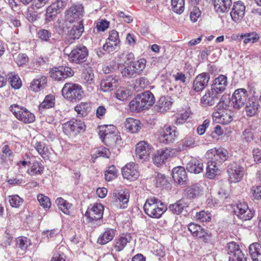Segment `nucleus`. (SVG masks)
Returning <instances> with one entry per match:
<instances>
[{"mask_svg": "<svg viewBox=\"0 0 261 261\" xmlns=\"http://www.w3.org/2000/svg\"><path fill=\"white\" fill-rule=\"evenodd\" d=\"M195 217L197 220L202 222L210 221L211 219L210 213H208L204 211H201L197 213Z\"/></svg>", "mask_w": 261, "mask_h": 261, "instance_id": "680f3d73", "label": "nucleus"}, {"mask_svg": "<svg viewBox=\"0 0 261 261\" xmlns=\"http://www.w3.org/2000/svg\"><path fill=\"white\" fill-rule=\"evenodd\" d=\"M122 174L124 178L129 180H135L139 176L138 165L133 162L127 164L122 168Z\"/></svg>", "mask_w": 261, "mask_h": 261, "instance_id": "dca6fc26", "label": "nucleus"}, {"mask_svg": "<svg viewBox=\"0 0 261 261\" xmlns=\"http://www.w3.org/2000/svg\"><path fill=\"white\" fill-rule=\"evenodd\" d=\"M117 170L115 166L109 167L105 173V178L107 181H111L117 177Z\"/></svg>", "mask_w": 261, "mask_h": 261, "instance_id": "13d9d810", "label": "nucleus"}, {"mask_svg": "<svg viewBox=\"0 0 261 261\" xmlns=\"http://www.w3.org/2000/svg\"><path fill=\"white\" fill-rule=\"evenodd\" d=\"M50 76L57 81H63L73 75V70L67 66H59L53 68L49 72Z\"/></svg>", "mask_w": 261, "mask_h": 261, "instance_id": "1a4fd4ad", "label": "nucleus"}, {"mask_svg": "<svg viewBox=\"0 0 261 261\" xmlns=\"http://www.w3.org/2000/svg\"><path fill=\"white\" fill-rule=\"evenodd\" d=\"M16 247L23 251H25L31 245V241L26 237H19L16 239Z\"/></svg>", "mask_w": 261, "mask_h": 261, "instance_id": "de8ad7c7", "label": "nucleus"}, {"mask_svg": "<svg viewBox=\"0 0 261 261\" xmlns=\"http://www.w3.org/2000/svg\"><path fill=\"white\" fill-rule=\"evenodd\" d=\"M90 109L89 105L86 102H81L74 107V110L80 117L85 116Z\"/></svg>", "mask_w": 261, "mask_h": 261, "instance_id": "09e8293b", "label": "nucleus"}, {"mask_svg": "<svg viewBox=\"0 0 261 261\" xmlns=\"http://www.w3.org/2000/svg\"><path fill=\"white\" fill-rule=\"evenodd\" d=\"M38 37L42 41L47 42L51 36V33L45 29L40 30L38 32Z\"/></svg>", "mask_w": 261, "mask_h": 261, "instance_id": "0e129e2a", "label": "nucleus"}, {"mask_svg": "<svg viewBox=\"0 0 261 261\" xmlns=\"http://www.w3.org/2000/svg\"><path fill=\"white\" fill-rule=\"evenodd\" d=\"M145 214L152 218H160L167 210L166 204L155 197L148 198L144 205Z\"/></svg>", "mask_w": 261, "mask_h": 261, "instance_id": "f257e3e1", "label": "nucleus"}, {"mask_svg": "<svg viewBox=\"0 0 261 261\" xmlns=\"http://www.w3.org/2000/svg\"><path fill=\"white\" fill-rule=\"evenodd\" d=\"M172 177L175 182L180 185L184 184L187 179L185 168L182 166L174 167L172 170Z\"/></svg>", "mask_w": 261, "mask_h": 261, "instance_id": "b1692460", "label": "nucleus"}, {"mask_svg": "<svg viewBox=\"0 0 261 261\" xmlns=\"http://www.w3.org/2000/svg\"><path fill=\"white\" fill-rule=\"evenodd\" d=\"M234 213L243 221L250 220L253 216V213L245 202L237 203L234 208Z\"/></svg>", "mask_w": 261, "mask_h": 261, "instance_id": "ddd939ff", "label": "nucleus"}, {"mask_svg": "<svg viewBox=\"0 0 261 261\" xmlns=\"http://www.w3.org/2000/svg\"><path fill=\"white\" fill-rule=\"evenodd\" d=\"M229 260L230 261H247V257L241 250L237 251L231 256H229Z\"/></svg>", "mask_w": 261, "mask_h": 261, "instance_id": "4d7b16f0", "label": "nucleus"}, {"mask_svg": "<svg viewBox=\"0 0 261 261\" xmlns=\"http://www.w3.org/2000/svg\"><path fill=\"white\" fill-rule=\"evenodd\" d=\"M245 6L242 2L238 1L234 3L230 16L233 21L236 22H240L245 15Z\"/></svg>", "mask_w": 261, "mask_h": 261, "instance_id": "a211bd4d", "label": "nucleus"}, {"mask_svg": "<svg viewBox=\"0 0 261 261\" xmlns=\"http://www.w3.org/2000/svg\"><path fill=\"white\" fill-rule=\"evenodd\" d=\"M15 61L19 66H22L28 62L29 58L25 54H19Z\"/></svg>", "mask_w": 261, "mask_h": 261, "instance_id": "774afa93", "label": "nucleus"}, {"mask_svg": "<svg viewBox=\"0 0 261 261\" xmlns=\"http://www.w3.org/2000/svg\"><path fill=\"white\" fill-rule=\"evenodd\" d=\"M62 94L65 98L72 101L80 100L83 94V91L80 85L72 83H67L62 88Z\"/></svg>", "mask_w": 261, "mask_h": 261, "instance_id": "7ed1b4c3", "label": "nucleus"}, {"mask_svg": "<svg viewBox=\"0 0 261 261\" xmlns=\"http://www.w3.org/2000/svg\"><path fill=\"white\" fill-rule=\"evenodd\" d=\"M37 199L40 204L44 208H49L51 203L49 198L43 194H39L37 196Z\"/></svg>", "mask_w": 261, "mask_h": 261, "instance_id": "052dcab7", "label": "nucleus"}, {"mask_svg": "<svg viewBox=\"0 0 261 261\" xmlns=\"http://www.w3.org/2000/svg\"><path fill=\"white\" fill-rule=\"evenodd\" d=\"M221 94L212 89L207 90L200 99V104L204 108L215 106L219 100Z\"/></svg>", "mask_w": 261, "mask_h": 261, "instance_id": "9b49d317", "label": "nucleus"}, {"mask_svg": "<svg viewBox=\"0 0 261 261\" xmlns=\"http://www.w3.org/2000/svg\"><path fill=\"white\" fill-rule=\"evenodd\" d=\"M55 98L53 95H47L45 96L43 102L39 105V109L42 110L44 109L53 108L55 105Z\"/></svg>", "mask_w": 261, "mask_h": 261, "instance_id": "c03bdc74", "label": "nucleus"}, {"mask_svg": "<svg viewBox=\"0 0 261 261\" xmlns=\"http://www.w3.org/2000/svg\"><path fill=\"white\" fill-rule=\"evenodd\" d=\"M171 7L175 13H182L185 10V0H171Z\"/></svg>", "mask_w": 261, "mask_h": 261, "instance_id": "a18cd8bd", "label": "nucleus"}, {"mask_svg": "<svg viewBox=\"0 0 261 261\" xmlns=\"http://www.w3.org/2000/svg\"><path fill=\"white\" fill-rule=\"evenodd\" d=\"M11 87L15 89H19L21 86V81L19 76L15 73L11 72L6 75Z\"/></svg>", "mask_w": 261, "mask_h": 261, "instance_id": "58836bf2", "label": "nucleus"}, {"mask_svg": "<svg viewBox=\"0 0 261 261\" xmlns=\"http://www.w3.org/2000/svg\"><path fill=\"white\" fill-rule=\"evenodd\" d=\"M248 98V93L245 89L240 88L236 90L231 97L233 108L241 109L245 106Z\"/></svg>", "mask_w": 261, "mask_h": 261, "instance_id": "0eeeda50", "label": "nucleus"}, {"mask_svg": "<svg viewBox=\"0 0 261 261\" xmlns=\"http://www.w3.org/2000/svg\"><path fill=\"white\" fill-rule=\"evenodd\" d=\"M132 240V237L129 233L122 234L116 238L114 241L113 247L116 252L122 251L128 243Z\"/></svg>", "mask_w": 261, "mask_h": 261, "instance_id": "4be33fe9", "label": "nucleus"}, {"mask_svg": "<svg viewBox=\"0 0 261 261\" xmlns=\"http://www.w3.org/2000/svg\"><path fill=\"white\" fill-rule=\"evenodd\" d=\"M205 155L208 159L214 160L215 162L220 165L227 160L228 158V152L224 148H215L208 150L206 152Z\"/></svg>", "mask_w": 261, "mask_h": 261, "instance_id": "423d86ee", "label": "nucleus"}, {"mask_svg": "<svg viewBox=\"0 0 261 261\" xmlns=\"http://www.w3.org/2000/svg\"><path fill=\"white\" fill-rule=\"evenodd\" d=\"M85 127V124L80 120H71L63 124L64 133L69 136H74L81 131H84Z\"/></svg>", "mask_w": 261, "mask_h": 261, "instance_id": "39448f33", "label": "nucleus"}, {"mask_svg": "<svg viewBox=\"0 0 261 261\" xmlns=\"http://www.w3.org/2000/svg\"><path fill=\"white\" fill-rule=\"evenodd\" d=\"M9 197V202L12 207H18L22 203V199L17 195L11 196Z\"/></svg>", "mask_w": 261, "mask_h": 261, "instance_id": "e2e57ef3", "label": "nucleus"}, {"mask_svg": "<svg viewBox=\"0 0 261 261\" xmlns=\"http://www.w3.org/2000/svg\"><path fill=\"white\" fill-rule=\"evenodd\" d=\"M176 128L169 125H166L160 132L159 139L161 143L169 144L172 143L176 137Z\"/></svg>", "mask_w": 261, "mask_h": 261, "instance_id": "f8f14e48", "label": "nucleus"}, {"mask_svg": "<svg viewBox=\"0 0 261 261\" xmlns=\"http://www.w3.org/2000/svg\"><path fill=\"white\" fill-rule=\"evenodd\" d=\"M47 83V78L44 75H42L37 79L34 80L30 85V89L34 92L40 91L44 88Z\"/></svg>", "mask_w": 261, "mask_h": 261, "instance_id": "c9c22d12", "label": "nucleus"}, {"mask_svg": "<svg viewBox=\"0 0 261 261\" xmlns=\"http://www.w3.org/2000/svg\"><path fill=\"white\" fill-rule=\"evenodd\" d=\"M83 16V8L76 6H73L66 10L65 20L69 23H72L79 20Z\"/></svg>", "mask_w": 261, "mask_h": 261, "instance_id": "6ab92c4d", "label": "nucleus"}, {"mask_svg": "<svg viewBox=\"0 0 261 261\" xmlns=\"http://www.w3.org/2000/svg\"><path fill=\"white\" fill-rule=\"evenodd\" d=\"M99 135L102 142L108 146L114 147L120 144V136L114 126H107L104 130L100 129Z\"/></svg>", "mask_w": 261, "mask_h": 261, "instance_id": "f03ea898", "label": "nucleus"}, {"mask_svg": "<svg viewBox=\"0 0 261 261\" xmlns=\"http://www.w3.org/2000/svg\"><path fill=\"white\" fill-rule=\"evenodd\" d=\"M172 103V98L170 96H163L158 100L154 108L158 112L164 113L170 109Z\"/></svg>", "mask_w": 261, "mask_h": 261, "instance_id": "393cba45", "label": "nucleus"}, {"mask_svg": "<svg viewBox=\"0 0 261 261\" xmlns=\"http://www.w3.org/2000/svg\"><path fill=\"white\" fill-rule=\"evenodd\" d=\"M128 191L124 190H115L113 193V198L116 202H119L120 207L124 208L126 207L129 200Z\"/></svg>", "mask_w": 261, "mask_h": 261, "instance_id": "412c9836", "label": "nucleus"}, {"mask_svg": "<svg viewBox=\"0 0 261 261\" xmlns=\"http://www.w3.org/2000/svg\"><path fill=\"white\" fill-rule=\"evenodd\" d=\"M227 173L229 180L231 182L236 183L240 181L244 174V168L236 163H233L227 167Z\"/></svg>", "mask_w": 261, "mask_h": 261, "instance_id": "9d476101", "label": "nucleus"}, {"mask_svg": "<svg viewBox=\"0 0 261 261\" xmlns=\"http://www.w3.org/2000/svg\"><path fill=\"white\" fill-rule=\"evenodd\" d=\"M44 170L43 165L37 161H35L33 163L30 169L28 170V173L32 176L37 174H41Z\"/></svg>", "mask_w": 261, "mask_h": 261, "instance_id": "49530a36", "label": "nucleus"}, {"mask_svg": "<svg viewBox=\"0 0 261 261\" xmlns=\"http://www.w3.org/2000/svg\"><path fill=\"white\" fill-rule=\"evenodd\" d=\"M227 85V78L224 75H220L215 79L211 86V89L221 94Z\"/></svg>", "mask_w": 261, "mask_h": 261, "instance_id": "5701e85b", "label": "nucleus"}, {"mask_svg": "<svg viewBox=\"0 0 261 261\" xmlns=\"http://www.w3.org/2000/svg\"><path fill=\"white\" fill-rule=\"evenodd\" d=\"M138 95L139 97L141 98L140 100L142 101L145 109H148L149 107L152 106L155 102V98L153 95L149 91Z\"/></svg>", "mask_w": 261, "mask_h": 261, "instance_id": "473e14b6", "label": "nucleus"}, {"mask_svg": "<svg viewBox=\"0 0 261 261\" xmlns=\"http://www.w3.org/2000/svg\"><path fill=\"white\" fill-rule=\"evenodd\" d=\"M219 165L214 160L208 159L206 167V177L210 179L214 178L219 172L218 167Z\"/></svg>", "mask_w": 261, "mask_h": 261, "instance_id": "f704fd0d", "label": "nucleus"}, {"mask_svg": "<svg viewBox=\"0 0 261 261\" xmlns=\"http://www.w3.org/2000/svg\"><path fill=\"white\" fill-rule=\"evenodd\" d=\"M186 169L189 172L198 174L203 170V164L200 161L192 159L187 163Z\"/></svg>", "mask_w": 261, "mask_h": 261, "instance_id": "cd10ccee", "label": "nucleus"}, {"mask_svg": "<svg viewBox=\"0 0 261 261\" xmlns=\"http://www.w3.org/2000/svg\"><path fill=\"white\" fill-rule=\"evenodd\" d=\"M254 139L252 131L249 129H245L242 134L241 140L243 143L247 144L251 142Z\"/></svg>", "mask_w": 261, "mask_h": 261, "instance_id": "603ef678", "label": "nucleus"}, {"mask_svg": "<svg viewBox=\"0 0 261 261\" xmlns=\"http://www.w3.org/2000/svg\"><path fill=\"white\" fill-rule=\"evenodd\" d=\"M210 80L209 73L203 72L198 74L193 81V90L196 92L202 91L207 86Z\"/></svg>", "mask_w": 261, "mask_h": 261, "instance_id": "f3484780", "label": "nucleus"}, {"mask_svg": "<svg viewBox=\"0 0 261 261\" xmlns=\"http://www.w3.org/2000/svg\"><path fill=\"white\" fill-rule=\"evenodd\" d=\"M249 252L253 261H261V245L253 243L249 247Z\"/></svg>", "mask_w": 261, "mask_h": 261, "instance_id": "72a5a7b5", "label": "nucleus"}, {"mask_svg": "<svg viewBox=\"0 0 261 261\" xmlns=\"http://www.w3.org/2000/svg\"><path fill=\"white\" fill-rule=\"evenodd\" d=\"M188 206L187 202H185L184 199H181L176 203L171 204L169 209L172 212L176 215L180 214L184 208Z\"/></svg>", "mask_w": 261, "mask_h": 261, "instance_id": "79ce46f5", "label": "nucleus"}, {"mask_svg": "<svg viewBox=\"0 0 261 261\" xmlns=\"http://www.w3.org/2000/svg\"><path fill=\"white\" fill-rule=\"evenodd\" d=\"M194 237H197L202 239L205 243L208 242L211 238L210 234L208 233L201 226L200 227V230H198L197 233L194 234Z\"/></svg>", "mask_w": 261, "mask_h": 261, "instance_id": "bf43d9fd", "label": "nucleus"}, {"mask_svg": "<svg viewBox=\"0 0 261 261\" xmlns=\"http://www.w3.org/2000/svg\"><path fill=\"white\" fill-rule=\"evenodd\" d=\"M83 32L84 25L82 21L77 22L76 25H74L68 31L65 43L66 45L71 44L80 38Z\"/></svg>", "mask_w": 261, "mask_h": 261, "instance_id": "2eb2a0df", "label": "nucleus"}, {"mask_svg": "<svg viewBox=\"0 0 261 261\" xmlns=\"http://www.w3.org/2000/svg\"><path fill=\"white\" fill-rule=\"evenodd\" d=\"M3 154L1 155V164H7V165L11 163L13 156V152L10 149L8 145H5L3 147L2 150Z\"/></svg>", "mask_w": 261, "mask_h": 261, "instance_id": "ea45409f", "label": "nucleus"}, {"mask_svg": "<svg viewBox=\"0 0 261 261\" xmlns=\"http://www.w3.org/2000/svg\"><path fill=\"white\" fill-rule=\"evenodd\" d=\"M241 38L244 39V43L246 44L250 42L254 43L257 41L259 39V37L257 34L253 32L245 35H242Z\"/></svg>", "mask_w": 261, "mask_h": 261, "instance_id": "6e6d98bb", "label": "nucleus"}, {"mask_svg": "<svg viewBox=\"0 0 261 261\" xmlns=\"http://www.w3.org/2000/svg\"><path fill=\"white\" fill-rule=\"evenodd\" d=\"M32 144L42 158L45 160L49 159V150L44 142L33 140Z\"/></svg>", "mask_w": 261, "mask_h": 261, "instance_id": "2f4dec72", "label": "nucleus"}, {"mask_svg": "<svg viewBox=\"0 0 261 261\" xmlns=\"http://www.w3.org/2000/svg\"><path fill=\"white\" fill-rule=\"evenodd\" d=\"M116 232V230L114 229L107 228L98 237L97 243L100 245L107 244L113 239Z\"/></svg>", "mask_w": 261, "mask_h": 261, "instance_id": "7c9ffc66", "label": "nucleus"}, {"mask_svg": "<svg viewBox=\"0 0 261 261\" xmlns=\"http://www.w3.org/2000/svg\"><path fill=\"white\" fill-rule=\"evenodd\" d=\"M56 203L59 208L65 214L69 215L70 210L71 208V204L68 202L61 197L58 198L56 200Z\"/></svg>", "mask_w": 261, "mask_h": 261, "instance_id": "37998d69", "label": "nucleus"}, {"mask_svg": "<svg viewBox=\"0 0 261 261\" xmlns=\"http://www.w3.org/2000/svg\"><path fill=\"white\" fill-rule=\"evenodd\" d=\"M115 95L118 99L123 101L127 99L129 94L127 90L120 89L116 91Z\"/></svg>", "mask_w": 261, "mask_h": 261, "instance_id": "338daca9", "label": "nucleus"}, {"mask_svg": "<svg viewBox=\"0 0 261 261\" xmlns=\"http://www.w3.org/2000/svg\"><path fill=\"white\" fill-rule=\"evenodd\" d=\"M13 227L9 226L7 228L3 237V243L1 244V246L3 247L6 248L8 246L11 245L13 239Z\"/></svg>", "mask_w": 261, "mask_h": 261, "instance_id": "4c0bfd02", "label": "nucleus"}, {"mask_svg": "<svg viewBox=\"0 0 261 261\" xmlns=\"http://www.w3.org/2000/svg\"><path fill=\"white\" fill-rule=\"evenodd\" d=\"M227 253L229 256H231L232 254H234L238 251L241 250L239 246L234 242H231L227 244Z\"/></svg>", "mask_w": 261, "mask_h": 261, "instance_id": "69168bd1", "label": "nucleus"}, {"mask_svg": "<svg viewBox=\"0 0 261 261\" xmlns=\"http://www.w3.org/2000/svg\"><path fill=\"white\" fill-rule=\"evenodd\" d=\"M141 123L139 120L132 118H127L125 122V127L126 129L132 133L138 132L141 128Z\"/></svg>", "mask_w": 261, "mask_h": 261, "instance_id": "e433bc0d", "label": "nucleus"}, {"mask_svg": "<svg viewBox=\"0 0 261 261\" xmlns=\"http://www.w3.org/2000/svg\"><path fill=\"white\" fill-rule=\"evenodd\" d=\"M137 74H141L146 67V60L142 58L132 63Z\"/></svg>", "mask_w": 261, "mask_h": 261, "instance_id": "3c124183", "label": "nucleus"}, {"mask_svg": "<svg viewBox=\"0 0 261 261\" xmlns=\"http://www.w3.org/2000/svg\"><path fill=\"white\" fill-rule=\"evenodd\" d=\"M200 191L199 187L197 185H193L186 189V194L190 199L194 198L199 195Z\"/></svg>", "mask_w": 261, "mask_h": 261, "instance_id": "8fccbe9b", "label": "nucleus"}, {"mask_svg": "<svg viewBox=\"0 0 261 261\" xmlns=\"http://www.w3.org/2000/svg\"><path fill=\"white\" fill-rule=\"evenodd\" d=\"M230 103L229 99H227V96L221 95L218 102L216 103V107L218 110L226 109Z\"/></svg>", "mask_w": 261, "mask_h": 261, "instance_id": "5fc2aeb1", "label": "nucleus"}, {"mask_svg": "<svg viewBox=\"0 0 261 261\" xmlns=\"http://www.w3.org/2000/svg\"><path fill=\"white\" fill-rule=\"evenodd\" d=\"M103 214V205L100 203H96L91 208H88L85 213V216L89 218L91 221H94L101 219Z\"/></svg>", "mask_w": 261, "mask_h": 261, "instance_id": "aec40b11", "label": "nucleus"}, {"mask_svg": "<svg viewBox=\"0 0 261 261\" xmlns=\"http://www.w3.org/2000/svg\"><path fill=\"white\" fill-rule=\"evenodd\" d=\"M140 97L137 95L129 103V109L133 112H140L145 108L143 105L142 102L140 100Z\"/></svg>", "mask_w": 261, "mask_h": 261, "instance_id": "a19ab883", "label": "nucleus"}, {"mask_svg": "<svg viewBox=\"0 0 261 261\" xmlns=\"http://www.w3.org/2000/svg\"><path fill=\"white\" fill-rule=\"evenodd\" d=\"M231 4V0H214V9L218 13L228 11Z\"/></svg>", "mask_w": 261, "mask_h": 261, "instance_id": "c756f323", "label": "nucleus"}, {"mask_svg": "<svg viewBox=\"0 0 261 261\" xmlns=\"http://www.w3.org/2000/svg\"><path fill=\"white\" fill-rule=\"evenodd\" d=\"M152 148L147 142L141 141L136 146V155L138 159L146 161L152 151Z\"/></svg>", "mask_w": 261, "mask_h": 261, "instance_id": "4468645a", "label": "nucleus"}, {"mask_svg": "<svg viewBox=\"0 0 261 261\" xmlns=\"http://www.w3.org/2000/svg\"><path fill=\"white\" fill-rule=\"evenodd\" d=\"M117 82L116 76H109L101 81L100 88L103 92L112 91L116 87Z\"/></svg>", "mask_w": 261, "mask_h": 261, "instance_id": "c85d7f7f", "label": "nucleus"}, {"mask_svg": "<svg viewBox=\"0 0 261 261\" xmlns=\"http://www.w3.org/2000/svg\"><path fill=\"white\" fill-rule=\"evenodd\" d=\"M171 154V150L170 149H161L155 154L153 158V163L159 166L170 157Z\"/></svg>", "mask_w": 261, "mask_h": 261, "instance_id": "a878e982", "label": "nucleus"}, {"mask_svg": "<svg viewBox=\"0 0 261 261\" xmlns=\"http://www.w3.org/2000/svg\"><path fill=\"white\" fill-rule=\"evenodd\" d=\"M121 73L123 76L129 78L135 76L137 74L132 63L128 64L122 70Z\"/></svg>", "mask_w": 261, "mask_h": 261, "instance_id": "864d4df0", "label": "nucleus"}, {"mask_svg": "<svg viewBox=\"0 0 261 261\" xmlns=\"http://www.w3.org/2000/svg\"><path fill=\"white\" fill-rule=\"evenodd\" d=\"M88 55L87 47L80 45L71 50L68 55V58L71 62L78 64L86 61Z\"/></svg>", "mask_w": 261, "mask_h": 261, "instance_id": "6e6552de", "label": "nucleus"}, {"mask_svg": "<svg viewBox=\"0 0 261 261\" xmlns=\"http://www.w3.org/2000/svg\"><path fill=\"white\" fill-rule=\"evenodd\" d=\"M245 106V112L249 117H252L256 114L259 108L258 101L253 98H249Z\"/></svg>", "mask_w": 261, "mask_h": 261, "instance_id": "bb28decb", "label": "nucleus"}, {"mask_svg": "<svg viewBox=\"0 0 261 261\" xmlns=\"http://www.w3.org/2000/svg\"><path fill=\"white\" fill-rule=\"evenodd\" d=\"M9 109L18 120L24 123H31L35 120V115L23 107L13 105L10 107Z\"/></svg>", "mask_w": 261, "mask_h": 261, "instance_id": "20e7f679", "label": "nucleus"}]
</instances>
